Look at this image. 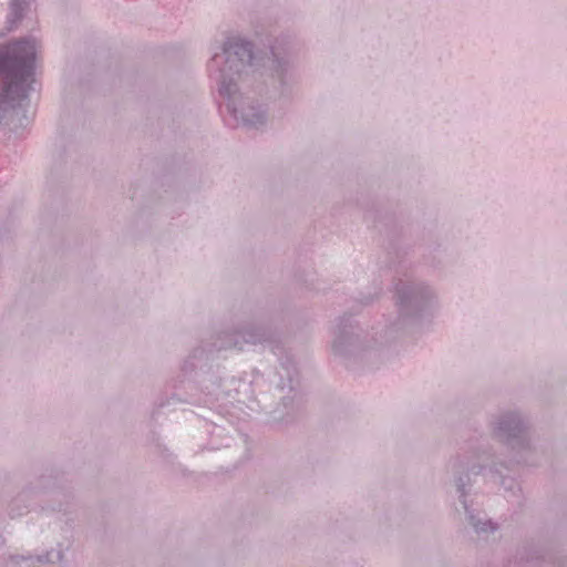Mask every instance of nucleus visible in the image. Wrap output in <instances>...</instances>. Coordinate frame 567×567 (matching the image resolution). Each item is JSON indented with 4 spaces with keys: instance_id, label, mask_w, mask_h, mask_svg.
<instances>
[{
    "instance_id": "obj_1",
    "label": "nucleus",
    "mask_w": 567,
    "mask_h": 567,
    "mask_svg": "<svg viewBox=\"0 0 567 567\" xmlns=\"http://www.w3.org/2000/svg\"><path fill=\"white\" fill-rule=\"evenodd\" d=\"M301 47L296 34L280 32L269 41L270 55L262 64L254 43L241 37L227 38L212 48L209 76L238 123L247 128H264L270 120L269 104L292 95L293 58Z\"/></svg>"
},
{
    "instance_id": "obj_2",
    "label": "nucleus",
    "mask_w": 567,
    "mask_h": 567,
    "mask_svg": "<svg viewBox=\"0 0 567 567\" xmlns=\"http://www.w3.org/2000/svg\"><path fill=\"white\" fill-rule=\"evenodd\" d=\"M391 290L396 320L381 333L362 334L351 317L339 318L332 342L334 354L375 364L386 355L394 333L420 329L424 322L431 321L440 308L436 289L423 279L404 274L393 279Z\"/></svg>"
},
{
    "instance_id": "obj_3",
    "label": "nucleus",
    "mask_w": 567,
    "mask_h": 567,
    "mask_svg": "<svg viewBox=\"0 0 567 567\" xmlns=\"http://www.w3.org/2000/svg\"><path fill=\"white\" fill-rule=\"evenodd\" d=\"M447 468L453 475L458 499L463 505L468 524L473 526L478 535L495 533L498 529L497 524L481 517L480 513L475 514L471 509L466 501V487L472 484V476L486 475V472L492 478L499 480V483L505 485L507 478L503 475L502 468L507 467L503 463L494 462L493 454L487 445L478 441H468L461 447V452L450 458Z\"/></svg>"
},
{
    "instance_id": "obj_4",
    "label": "nucleus",
    "mask_w": 567,
    "mask_h": 567,
    "mask_svg": "<svg viewBox=\"0 0 567 567\" xmlns=\"http://www.w3.org/2000/svg\"><path fill=\"white\" fill-rule=\"evenodd\" d=\"M35 41L24 38L13 41L0 54V72L8 81L4 83L1 102L12 107L21 106L28 99L34 74Z\"/></svg>"
},
{
    "instance_id": "obj_5",
    "label": "nucleus",
    "mask_w": 567,
    "mask_h": 567,
    "mask_svg": "<svg viewBox=\"0 0 567 567\" xmlns=\"http://www.w3.org/2000/svg\"><path fill=\"white\" fill-rule=\"evenodd\" d=\"M262 344L269 343L271 351L276 355H281L284 349L274 343L272 333L265 328H246L244 330H236L234 332H221L216 337L213 343H209V349L197 347L185 358L182 364L183 375H208L210 365L208 364L215 351L226 349L243 350L245 344Z\"/></svg>"
},
{
    "instance_id": "obj_6",
    "label": "nucleus",
    "mask_w": 567,
    "mask_h": 567,
    "mask_svg": "<svg viewBox=\"0 0 567 567\" xmlns=\"http://www.w3.org/2000/svg\"><path fill=\"white\" fill-rule=\"evenodd\" d=\"M492 436L517 455L528 450V440L523 419L517 412H505L489 422Z\"/></svg>"
},
{
    "instance_id": "obj_7",
    "label": "nucleus",
    "mask_w": 567,
    "mask_h": 567,
    "mask_svg": "<svg viewBox=\"0 0 567 567\" xmlns=\"http://www.w3.org/2000/svg\"><path fill=\"white\" fill-rule=\"evenodd\" d=\"M55 563H64V551L61 548L56 550H45L44 553L38 555H33L31 553L9 555L6 561L0 565V567H39L42 565H50Z\"/></svg>"
},
{
    "instance_id": "obj_8",
    "label": "nucleus",
    "mask_w": 567,
    "mask_h": 567,
    "mask_svg": "<svg viewBox=\"0 0 567 567\" xmlns=\"http://www.w3.org/2000/svg\"><path fill=\"white\" fill-rule=\"evenodd\" d=\"M277 374L279 377L277 385L281 390L288 389L293 391L298 385V371L293 359L289 354H285L279 359Z\"/></svg>"
},
{
    "instance_id": "obj_9",
    "label": "nucleus",
    "mask_w": 567,
    "mask_h": 567,
    "mask_svg": "<svg viewBox=\"0 0 567 567\" xmlns=\"http://www.w3.org/2000/svg\"><path fill=\"white\" fill-rule=\"evenodd\" d=\"M28 6V0H11L8 13V22L14 24L23 17V12Z\"/></svg>"
},
{
    "instance_id": "obj_10",
    "label": "nucleus",
    "mask_w": 567,
    "mask_h": 567,
    "mask_svg": "<svg viewBox=\"0 0 567 567\" xmlns=\"http://www.w3.org/2000/svg\"><path fill=\"white\" fill-rule=\"evenodd\" d=\"M199 382L204 385L208 395L214 396L216 400L219 399L221 392V380L218 382H213L210 379L207 380L206 378H203L199 380Z\"/></svg>"
},
{
    "instance_id": "obj_11",
    "label": "nucleus",
    "mask_w": 567,
    "mask_h": 567,
    "mask_svg": "<svg viewBox=\"0 0 567 567\" xmlns=\"http://www.w3.org/2000/svg\"><path fill=\"white\" fill-rule=\"evenodd\" d=\"M171 401H174V402H186V400H182V399L177 398L175 394H173L172 398L168 399V400L159 399L158 401H156L155 402V406H156L157 410L163 409L166 405H169Z\"/></svg>"
},
{
    "instance_id": "obj_12",
    "label": "nucleus",
    "mask_w": 567,
    "mask_h": 567,
    "mask_svg": "<svg viewBox=\"0 0 567 567\" xmlns=\"http://www.w3.org/2000/svg\"><path fill=\"white\" fill-rule=\"evenodd\" d=\"M381 291H382V288L378 287L373 295L363 296L360 299V303L368 305V303L372 302L375 298H378L380 296Z\"/></svg>"
},
{
    "instance_id": "obj_13",
    "label": "nucleus",
    "mask_w": 567,
    "mask_h": 567,
    "mask_svg": "<svg viewBox=\"0 0 567 567\" xmlns=\"http://www.w3.org/2000/svg\"><path fill=\"white\" fill-rule=\"evenodd\" d=\"M9 514H10V516H11V517H16V516H20V515H22V513H21V512H17V513H16V509H14L13 505H11V508H10V513H9Z\"/></svg>"
},
{
    "instance_id": "obj_14",
    "label": "nucleus",
    "mask_w": 567,
    "mask_h": 567,
    "mask_svg": "<svg viewBox=\"0 0 567 567\" xmlns=\"http://www.w3.org/2000/svg\"><path fill=\"white\" fill-rule=\"evenodd\" d=\"M514 484V482L511 480L509 481V488L512 489V485Z\"/></svg>"
}]
</instances>
